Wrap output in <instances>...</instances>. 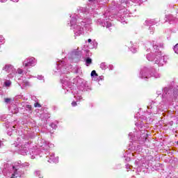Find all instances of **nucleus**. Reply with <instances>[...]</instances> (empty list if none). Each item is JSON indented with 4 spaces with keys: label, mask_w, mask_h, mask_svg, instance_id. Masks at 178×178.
<instances>
[{
    "label": "nucleus",
    "mask_w": 178,
    "mask_h": 178,
    "mask_svg": "<svg viewBox=\"0 0 178 178\" xmlns=\"http://www.w3.org/2000/svg\"><path fill=\"white\" fill-rule=\"evenodd\" d=\"M34 65H35V58L34 57L28 58L26 63H24L25 67H29L30 66H34Z\"/></svg>",
    "instance_id": "nucleus-1"
},
{
    "label": "nucleus",
    "mask_w": 178,
    "mask_h": 178,
    "mask_svg": "<svg viewBox=\"0 0 178 178\" xmlns=\"http://www.w3.org/2000/svg\"><path fill=\"white\" fill-rule=\"evenodd\" d=\"M86 63L87 65H91L92 63V60L88 57L86 59Z\"/></svg>",
    "instance_id": "nucleus-2"
},
{
    "label": "nucleus",
    "mask_w": 178,
    "mask_h": 178,
    "mask_svg": "<svg viewBox=\"0 0 178 178\" xmlns=\"http://www.w3.org/2000/svg\"><path fill=\"white\" fill-rule=\"evenodd\" d=\"M11 101H14V99H11V98H5L4 99V102H6V104H9V102H10Z\"/></svg>",
    "instance_id": "nucleus-3"
},
{
    "label": "nucleus",
    "mask_w": 178,
    "mask_h": 178,
    "mask_svg": "<svg viewBox=\"0 0 178 178\" xmlns=\"http://www.w3.org/2000/svg\"><path fill=\"white\" fill-rule=\"evenodd\" d=\"M91 76L93 77V76H95V77H98V74H97V72L95 70H92L91 72Z\"/></svg>",
    "instance_id": "nucleus-4"
},
{
    "label": "nucleus",
    "mask_w": 178,
    "mask_h": 178,
    "mask_svg": "<svg viewBox=\"0 0 178 178\" xmlns=\"http://www.w3.org/2000/svg\"><path fill=\"white\" fill-rule=\"evenodd\" d=\"M174 51L175 54H178V43L175 45L174 47Z\"/></svg>",
    "instance_id": "nucleus-5"
},
{
    "label": "nucleus",
    "mask_w": 178,
    "mask_h": 178,
    "mask_svg": "<svg viewBox=\"0 0 178 178\" xmlns=\"http://www.w3.org/2000/svg\"><path fill=\"white\" fill-rule=\"evenodd\" d=\"M34 106L35 108H41V104H40L38 102H36L34 104Z\"/></svg>",
    "instance_id": "nucleus-6"
},
{
    "label": "nucleus",
    "mask_w": 178,
    "mask_h": 178,
    "mask_svg": "<svg viewBox=\"0 0 178 178\" xmlns=\"http://www.w3.org/2000/svg\"><path fill=\"white\" fill-rule=\"evenodd\" d=\"M3 70L8 72V70H9V65H5V67L3 68Z\"/></svg>",
    "instance_id": "nucleus-7"
},
{
    "label": "nucleus",
    "mask_w": 178,
    "mask_h": 178,
    "mask_svg": "<svg viewBox=\"0 0 178 178\" xmlns=\"http://www.w3.org/2000/svg\"><path fill=\"white\" fill-rule=\"evenodd\" d=\"M17 72H18V74H23V70H22V69H18V70H17Z\"/></svg>",
    "instance_id": "nucleus-8"
},
{
    "label": "nucleus",
    "mask_w": 178,
    "mask_h": 178,
    "mask_svg": "<svg viewBox=\"0 0 178 178\" xmlns=\"http://www.w3.org/2000/svg\"><path fill=\"white\" fill-rule=\"evenodd\" d=\"M72 105L73 106H77V102H72Z\"/></svg>",
    "instance_id": "nucleus-9"
},
{
    "label": "nucleus",
    "mask_w": 178,
    "mask_h": 178,
    "mask_svg": "<svg viewBox=\"0 0 178 178\" xmlns=\"http://www.w3.org/2000/svg\"><path fill=\"white\" fill-rule=\"evenodd\" d=\"M26 108H28V109H29V111H31V105H29V104H27L26 105Z\"/></svg>",
    "instance_id": "nucleus-10"
},
{
    "label": "nucleus",
    "mask_w": 178,
    "mask_h": 178,
    "mask_svg": "<svg viewBox=\"0 0 178 178\" xmlns=\"http://www.w3.org/2000/svg\"><path fill=\"white\" fill-rule=\"evenodd\" d=\"M10 178H17V176H16V172L13 174L12 177Z\"/></svg>",
    "instance_id": "nucleus-11"
},
{
    "label": "nucleus",
    "mask_w": 178,
    "mask_h": 178,
    "mask_svg": "<svg viewBox=\"0 0 178 178\" xmlns=\"http://www.w3.org/2000/svg\"><path fill=\"white\" fill-rule=\"evenodd\" d=\"M91 41H92L91 39L88 40V42H91Z\"/></svg>",
    "instance_id": "nucleus-12"
},
{
    "label": "nucleus",
    "mask_w": 178,
    "mask_h": 178,
    "mask_svg": "<svg viewBox=\"0 0 178 178\" xmlns=\"http://www.w3.org/2000/svg\"><path fill=\"white\" fill-rule=\"evenodd\" d=\"M6 87H9V83H6Z\"/></svg>",
    "instance_id": "nucleus-13"
},
{
    "label": "nucleus",
    "mask_w": 178,
    "mask_h": 178,
    "mask_svg": "<svg viewBox=\"0 0 178 178\" xmlns=\"http://www.w3.org/2000/svg\"><path fill=\"white\" fill-rule=\"evenodd\" d=\"M89 1H91V0H89Z\"/></svg>",
    "instance_id": "nucleus-14"
}]
</instances>
